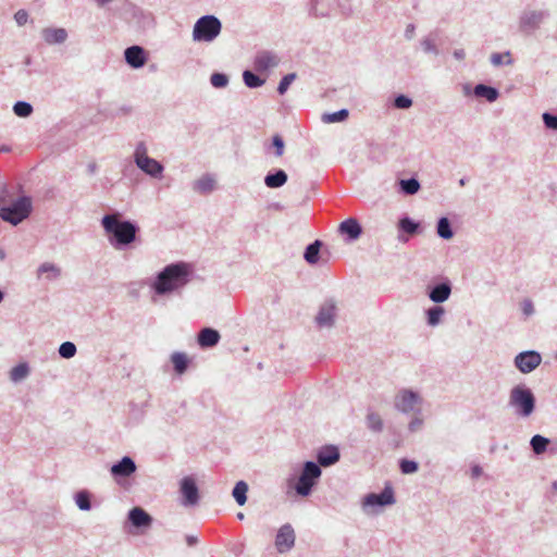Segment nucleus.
Segmentation results:
<instances>
[{
  "label": "nucleus",
  "instance_id": "obj_1",
  "mask_svg": "<svg viewBox=\"0 0 557 557\" xmlns=\"http://www.w3.org/2000/svg\"><path fill=\"white\" fill-rule=\"evenodd\" d=\"M424 403L423 396L411 388H400L393 397L394 409L403 414L411 416L407 425L410 433H418L424 426Z\"/></svg>",
  "mask_w": 557,
  "mask_h": 557
},
{
  "label": "nucleus",
  "instance_id": "obj_2",
  "mask_svg": "<svg viewBox=\"0 0 557 557\" xmlns=\"http://www.w3.org/2000/svg\"><path fill=\"white\" fill-rule=\"evenodd\" d=\"M191 273V267L188 263H171L158 273L151 288L159 296L176 293L188 284Z\"/></svg>",
  "mask_w": 557,
  "mask_h": 557
},
{
  "label": "nucleus",
  "instance_id": "obj_3",
  "mask_svg": "<svg viewBox=\"0 0 557 557\" xmlns=\"http://www.w3.org/2000/svg\"><path fill=\"white\" fill-rule=\"evenodd\" d=\"M101 225L109 235V243L115 249H122L136 239L139 227L132 221L121 220L119 213L107 214L101 220Z\"/></svg>",
  "mask_w": 557,
  "mask_h": 557
},
{
  "label": "nucleus",
  "instance_id": "obj_4",
  "mask_svg": "<svg viewBox=\"0 0 557 557\" xmlns=\"http://www.w3.org/2000/svg\"><path fill=\"white\" fill-rule=\"evenodd\" d=\"M33 211L32 199L22 196L10 205L0 208V218L14 226L26 220Z\"/></svg>",
  "mask_w": 557,
  "mask_h": 557
},
{
  "label": "nucleus",
  "instance_id": "obj_5",
  "mask_svg": "<svg viewBox=\"0 0 557 557\" xmlns=\"http://www.w3.org/2000/svg\"><path fill=\"white\" fill-rule=\"evenodd\" d=\"M222 30L221 21L214 15L199 17L193 28V40L196 42H212Z\"/></svg>",
  "mask_w": 557,
  "mask_h": 557
},
{
  "label": "nucleus",
  "instance_id": "obj_6",
  "mask_svg": "<svg viewBox=\"0 0 557 557\" xmlns=\"http://www.w3.org/2000/svg\"><path fill=\"white\" fill-rule=\"evenodd\" d=\"M322 470L317 462L306 461L302 466L300 475L294 484V490L297 495L307 497L312 493V488L317 485L321 478Z\"/></svg>",
  "mask_w": 557,
  "mask_h": 557
},
{
  "label": "nucleus",
  "instance_id": "obj_7",
  "mask_svg": "<svg viewBox=\"0 0 557 557\" xmlns=\"http://www.w3.org/2000/svg\"><path fill=\"white\" fill-rule=\"evenodd\" d=\"M509 405L516 413L521 417H529L535 408V397L532 391L523 385L515 386L509 394Z\"/></svg>",
  "mask_w": 557,
  "mask_h": 557
},
{
  "label": "nucleus",
  "instance_id": "obj_8",
  "mask_svg": "<svg viewBox=\"0 0 557 557\" xmlns=\"http://www.w3.org/2000/svg\"><path fill=\"white\" fill-rule=\"evenodd\" d=\"M453 292L451 282L448 278H442L440 282L429 284L425 287L428 298L435 305L447 301Z\"/></svg>",
  "mask_w": 557,
  "mask_h": 557
},
{
  "label": "nucleus",
  "instance_id": "obj_9",
  "mask_svg": "<svg viewBox=\"0 0 557 557\" xmlns=\"http://www.w3.org/2000/svg\"><path fill=\"white\" fill-rule=\"evenodd\" d=\"M547 16L548 13L544 10L523 11L519 17V28L527 34L533 33L540 28Z\"/></svg>",
  "mask_w": 557,
  "mask_h": 557
},
{
  "label": "nucleus",
  "instance_id": "obj_10",
  "mask_svg": "<svg viewBox=\"0 0 557 557\" xmlns=\"http://www.w3.org/2000/svg\"><path fill=\"white\" fill-rule=\"evenodd\" d=\"M182 494L181 504L185 507L196 506L199 503V490L193 476H184L180 482Z\"/></svg>",
  "mask_w": 557,
  "mask_h": 557
},
{
  "label": "nucleus",
  "instance_id": "obj_11",
  "mask_svg": "<svg viewBox=\"0 0 557 557\" xmlns=\"http://www.w3.org/2000/svg\"><path fill=\"white\" fill-rule=\"evenodd\" d=\"M515 366L521 373H530L534 371L542 362V356L535 350H527L519 352L515 357Z\"/></svg>",
  "mask_w": 557,
  "mask_h": 557
},
{
  "label": "nucleus",
  "instance_id": "obj_12",
  "mask_svg": "<svg viewBox=\"0 0 557 557\" xmlns=\"http://www.w3.org/2000/svg\"><path fill=\"white\" fill-rule=\"evenodd\" d=\"M295 531L290 524L282 525L275 537V547L280 553L290 550L295 545Z\"/></svg>",
  "mask_w": 557,
  "mask_h": 557
},
{
  "label": "nucleus",
  "instance_id": "obj_13",
  "mask_svg": "<svg viewBox=\"0 0 557 557\" xmlns=\"http://www.w3.org/2000/svg\"><path fill=\"white\" fill-rule=\"evenodd\" d=\"M338 233L346 243H355L362 234V226L355 218H348L338 225Z\"/></svg>",
  "mask_w": 557,
  "mask_h": 557
},
{
  "label": "nucleus",
  "instance_id": "obj_14",
  "mask_svg": "<svg viewBox=\"0 0 557 557\" xmlns=\"http://www.w3.org/2000/svg\"><path fill=\"white\" fill-rule=\"evenodd\" d=\"M135 164L140 171L153 178L162 177L164 166L153 158L146 157L135 161Z\"/></svg>",
  "mask_w": 557,
  "mask_h": 557
},
{
  "label": "nucleus",
  "instance_id": "obj_15",
  "mask_svg": "<svg viewBox=\"0 0 557 557\" xmlns=\"http://www.w3.org/2000/svg\"><path fill=\"white\" fill-rule=\"evenodd\" d=\"M124 58L126 63L133 69H140L147 62L146 52L140 46H132L125 49Z\"/></svg>",
  "mask_w": 557,
  "mask_h": 557
},
{
  "label": "nucleus",
  "instance_id": "obj_16",
  "mask_svg": "<svg viewBox=\"0 0 557 557\" xmlns=\"http://www.w3.org/2000/svg\"><path fill=\"white\" fill-rule=\"evenodd\" d=\"M136 471L135 461L128 457H123L119 462L111 467V474L114 478H128Z\"/></svg>",
  "mask_w": 557,
  "mask_h": 557
},
{
  "label": "nucleus",
  "instance_id": "obj_17",
  "mask_svg": "<svg viewBox=\"0 0 557 557\" xmlns=\"http://www.w3.org/2000/svg\"><path fill=\"white\" fill-rule=\"evenodd\" d=\"M339 450L336 446H325L317 454L318 465L321 467H330L339 460Z\"/></svg>",
  "mask_w": 557,
  "mask_h": 557
},
{
  "label": "nucleus",
  "instance_id": "obj_18",
  "mask_svg": "<svg viewBox=\"0 0 557 557\" xmlns=\"http://www.w3.org/2000/svg\"><path fill=\"white\" fill-rule=\"evenodd\" d=\"M335 305L333 302H325L321 306L315 321L320 327H331L334 324Z\"/></svg>",
  "mask_w": 557,
  "mask_h": 557
},
{
  "label": "nucleus",
  "instance_id": "obj_19",
  "mask_svg": "<svg viewBox=\"0 0 557 557\" xmlns=\"http://www.w3.org/2000/svg\"><path fill=\"white\" fill-rule=\"evenodd\" d=\"M278 63V57L269 51L258 53L253 61V65L257 71H267L269 69L277 66Z\"/></svg>",
  "mask_w": 557,
  "mask_h": 557
},
{
  "label": "nucleus",
  "instance_id": "obj_20",
  "mask_svg": "<svg viewBox=\"0 0 557 557\" xmlns=\"http://www.w3.org/2000/svg\"><path fill=\"white\" fill-rule=\"evenodd\" d=\"M41 37L48 45H60L67 39V32L62 27H46L41 30Z\"/></svg>",
  "mask_w": 557,
  "mask_h": 557
},
{
  "label": "nucleus",
  "instance_id": "obj_21",
  "mask_svg": "<svg viewBox=\"0 0 557 557\" xmlns=\"http://www.w3.org/2000/svg\"><path fill=\"white\" fill-rule=\"evenodd\" d=\"M446 310L441 305H434L424 310L425 323L430 327H436L442 324Z\"/></svg>",
  "mask_w": 557,
  "mask_h": 557
},
{
  "label": "nucleus",
  "instance_id": "obj_22",
  "mask_svg": "<svg viewBox=\"0 0 557 557\" xmlns=\"http://www.w3.org/2000/svg\"><path fill=\"white\" fill-rule=\"evenodd\" d=\"M383 508V492L369 494L363 498L362 510L367 515H376Z\"/></svg>",
  "mask_w": 557,
  "mask_h": 557
},
{
  "label": "nucleus",
  "instance_id": "obj_23",
  "mask_svg": "<svg viewBox=\"0 0 557 557\" xmlns=\"http://www.w3.org/2000/svg\"><path fill=\"white\" fill-rule=\"evenodd\" d=\"M128 520L136 528L150 527L152 518L143 508L135 507L128 512Z\"/></svg>",
  "mask_w": 557,
  "mask_h": 557
},
{
  "label": "nucleus",
  "instance_id": "obj_24",
  "mask_svg": "<svg viewBox=\"0 0 557 557\" xmlns=\"http://www.w3.org/2000/svg\"><path fill=\"white\" fill-rule=\"evenodd\" d=\"M219 341V332L211 327H205L198 334V344L203 348L213 347Z\"/></svg>",
  "mask_w": 557,
  "mask_h": 557
},
{
  "label": "nucleus",
  "instance_id": "obj_25",
  "mask_svg": "<svg viewBox=\"0 0 557 557\" xmlns=\"http://www.w3.org/2000/svg\"><path fill=\"white\" fill-rule=\"evenodd\" d=\"M215 178L206 174L193 183V189L199 194H209L215 189Z\"/></svg>",
  "mask_w": 557,
  "mask_h": 557
},
{
  "label": "nucleus",
  "instance_id": "obj_26",
  "mask_svg": "<svg viewBox=\"0 0 557 557\" xmlns=\"http://www.w3.org/2000/svg\"><path fill=\"white\" fill-rule=\"evenodd\" d=\"M61 276V269L51 262H44L37 269V278L45 277L47 281H53Z\"/></svg>",
  "mask_w": 557,
  "mask_h": 557
},
{
  "label": "nucleus",
  "instance_id": "obj_27",
  "mask_svg": "<svg viewBox=\"0 0 557 557\" xmlns=\"http://www.w3.org/2000/svg\"><path fill=\"white\" fill-rule=\"evenodd\" d=\"M473 95L478 98H484L488 102H494L498 99L499 92L495 87L484 84H478L473 88Z\"/></svg>",
  "mask_w": 557,
  "mask_h": 557
},
{
  "label": "nucleus",
  "instance_id": "obj_28",
  "mask_svg": "<svg viewBox=\"0 0 557 557\" xmlns=\"http://www.w3.org/2000/svg\"><path fill=\"white\" fill-rule=\"evenodd\" d=\"M287 174L283 170H277L274 173H269L264 177V184L269 188L282 187L287 182Z\"/></svg>",
  "mask_w": 557,
  "mask_h": 557
},
{
  "label": "nucleus",
  "instance_id": "obj_29",
  "mask_svg": "<svg viewBox=\"0 0 557 557\" xmlns=\"http://www.w3.org/2000/svg\"><path fill=\"white\" fill-rule=\"evenodd\" d=\"M321 246L322 242L317 239L306 247L304 258L309 264L318 263Z\"/></svg>",
  "mask_w": 557,
  "mask_h": 557
},
{
  "label": "nucleus",
  "instance_id": "obj_30",
  "mask_svg": "<svg viewBox=\"0 0 557 557\" xmlns=\"http://www.w3.org/2000/svg\"><path fill=\"white\" fill-rule=\"evenodd\" d=\"M398 184H399L400 191L404 195H408V196L416 195L421 188L419 181L414 177L400 180L398 182Z\"/></svg>",
  "mask_w": 557,
  "mask_h": 557
},
{
  "label": "nucleus",
  "instance_id": "obj_31",
  "mask_svg": "<svg viewBox=\"0 0 557 557\" xmlns=\"http://www.w3.org/2000/svg\"><path fill=\"white\" fill-rule=\"evenodd\" d=\"M366 424L370 431L375 433L381 432L383 425L381 414L376 411H373L372 409H369L366 417Z\"/></svg>",
  "mask_w": 557,
  "mask_h": 557
},
{
  "label": "nucleus",
  "instance_id": "obj_32",
  "mask_svg": "<svg viewBox=\"0 0 557 557\" xmlns=\"http://www.w3.org/2000/svg\"><path fill=\"white\" fill-rule=\"evenodd\" d=\"M248 484L245 481H238L232 492L233 497L239 506L247 502Z\"/></svg>",
  "mask_w": 557,
  "mask_h": 557
},
{
  "label": "nucleus",
  "instance_id": "obj_33",
  "mask_svg": "<svg viewBox=\"0 0 557 557\" xmlns=\"http://www.w3.org/2000/svg\"><path fill=\"white\" fill-rule=\"evenodd\" d=\"M436 233L443 239H450L454 236L450 222L446 216L437 221Z\"/></svg>",
  "mask_w": 557,
  "mask_h": 557
},
{
  "label": "nucleus",
  "instance_id": "obj_34",
  "mask_svg": "<svg viewBox=\"0 0 557 557\" xmlns=\"http://www.w3.org/2000/svg\"><path fill=\"white\" fill-rule=\"evenodd\" d=\"M29 374V367L27 363H20L12 368L10 371V380L14 383H18L25 380Z\"/></svg>",
  "mask_w": 557,
  "mask_h": 557
},
{
  "label": "nucleus",
  "instance_id": "obj_35",
  "mask_svg": "<svg viewBox=\"0 0 557 557\" xmlns=\"http://www.w3.org/2000/svg\"><path fill=\"white\" fill-rule=\"evenodd\" d=\"M171 361L174 366L175 371L178 374H182L186 371L188 366V359L187 356L184 352H173L171 356Z\"/></svg>",
  "mask_w": 557,
  "mask_h": 557
},
{
  "label": "nucleus",
  "instance_id": "obj_36",
  "mask_svg": "<svg viewBox=\"0 0 557 557\" xmlns=\"http://www.w3.org/2000/svg\"><path fill=\"white\" fill-rule=\"evenodd\" d=\"M548 444L549 440L539 434L534 435L530 441L532 450L536 455L543 454L546 450Z\"/></svg>",
  "mask_w": 557,
  "mask_h": 557
},
{
  "label": "nucleus",
  "instance_id": "obj_37",
  "mask_svg": "<svg viewBox=\"0 0 557 557\" xmlns=\"http://www.w3.org/2000/svg\"><path fill=\"white\" fill-rule=\"evenodd\" d=\"M490 61L493 66L511 65L513 63L511 53L509 51H506L504 53H492L490 57Z\"/></svg>",
  "mask_w": 557,
  "mask_h": 557
},
{
  "label": "nucleus",
  "instance_id": "obj_38",
  "mask_svg": "<svg viewBox=\"0 0 557 557\" xmlns=\"http://www.w3.org/2000/svg\"><path fill=\"white\" fill-rule=\"evenodd\" d=\"M243 79L245 85L249 88H258L264 84V79L260 78L258 75L248 70L244 71Z\"/></svg>",
  "mask_w": 557,
  "mask_h": 557
},
{
  "label": "nucleus",
  "instance_id": "obj_39",
  "mask_svg": "<svg viewBox=\"0 0 557 557\" xmlns=\"http://www.w3.org/2000/svg\"><path fill=\"white\" fill-rule=\"evenodd\" d=\"M423 51L433 55H438L440 50L436 45V40L432 35L424 37L420 42Z\"/></svg>",
  "mask_w": 557,
  "mask_h": 557
},
{
  "label": "nucleus",
  "instance_id": "obj_40",
  "mask_svg": "<svg viewBox=\"0 0 557 557\" xmlns=\"http://www.w3.org/2000/svg\"><path fill=\"white\" fill-rule=\"evenodd\" d=\"M398 226H399L400 231L412 235V234L417 233V231L419 228V223L414 222L409 216H404L399 220Z\"/></svg>",
  "mask_w": 557,
  "mask_h": 557
},
{
  "label": "nucleus",
  "instance_id": "obj_41",
  "mask_svg": "<svg viewBox=\"0 0 557 557\" xmlns=\"http://www.w3.org/2000/svg\"><path fill=\"white\" fill-rule=\"evenodd\" d=\"M75 503L81 510L87 511L90 510V495L87 491H79L75 495Z\"/></svg>",
  "mask_w": 557,
  "mask_h": 557
},
{
  "label": "nucleus",
  "instance_id": "obj_42",
  "mask_svg": "<svg viewBox=\"0 0 557 557\" xmlns=\"http://www.w3.org/2000/svg\"><path fill=\"white\" fill-rule=\"evenodd\" d=\"M348 117V110L342 109L333 113H325L322 115V121L324 123H337L346 120Z\"/></svg>",
  "mask_w": 557,
  "mask_h": 557
},
{
  "label": "nucleus",
  "instance_id": "obj_43",
  "mask_svg": "<svg viewBox=\"0 0 557 557\" xmlns=\"http://www.w3.org/2000/svg\"><path fill=\"white\" fill-rule=\"evenodd\" d=\"M13 112L20 117H28L33 113V107L29 102L17 101L13 106Z\"/></svg>",
  "mask_w": 557,
  "mask_h": 557
},
{
  "label": "nucleus",
  "instance_id": "obj_44",
  "mask_svg": "<svg viewBox=\"0 0 557 557\" xmlns=\"http://www.w3.org/2000/svg\"><path fill=\"white\" fill-rule=\"evenodd\" d=\"M399 469L403 474H413L419 470V463L414 460L403 458L399 460Z\"/></svg>",
  "mask_w": 557,
  "mask_h": 557
},
{
  "label": "nucleus",
  "instance_id": "obj_45",
  "mask_svg": "<svg viewBox=\"0 0 557 557\" xmlns=\"http://www.w3.org/2000/svg\"><path fill=\"white\" fill-rule=\"evenodd\" d=\"M76 351V346L72 342H64L59 347V355L64 359L73 358Z\"/></svg>",
  "mask_w": 557,
  "mask_h": 557
},
{
  "label": "nucleus",
  "instance_id": "obj_46",
  "mask_svg": "<svg viewBox=\"0 0 557 557\" xmlns=\"http://www.w3.org/2000/svg\"><path fill=\"white\" fill-rule=\"evenodd\" d=\"M210 83L215 88H224L228 84V77L223 73H213L210 77Z\"/></svg>",
  "mask_w": 557,
  "mask_h": 557
},
{
  "label": "nucleus",
  "instance_id": "obj_47",
  "mask_svg": "<svg viewBox=\"0 0 557 557\" xmlns=\"http://www.w3.org/2000/svg\"><path fill=\"white\" fill-rule=\"evenodd\" d=\"M295 79H296V74H295V73H289V74L285 75V76L281 79V82H280V84H278V87H277V91H278V94H280V95H284V94L287 91V89H288L289 85H290Z\"/></svg>",
  "mask_w": 557,
  "mask_h": 557
},
{
  "label": "nucleus",
  "instance_id": "obj_48",
  "mask_svg": "<svg viewBox=\"0 0 557 557\" xmlns=\"http://www.w3.org/2000/svg\"><path fill=\"white\" fill-rule=\"evenodd\" d=\"M542 120L546 128L557 131V115H554L549 112H544L542 114Z\"/></svg>",
  "mask_w": 557,
  "mask_h": 557
},
{
  "label": "nucleus",
  "instance_id": "obj_49",
  "mask_svg": "<svg viewBox=\"0 0 557 557\" xmlns=\"http://www.w3.org/2000/svg\"><path fill=\"white\" fill-rule=\"evenodd\" d=\"M394 106L397 109H409L412 106V100L405 95H398L394 100Z\"/></svg>",
  "mask_w": 557,
  "mask_h": 557
},
{
  "label": "nucleus",
  "instance_id": "obj_50",
  "mask_svg": "<svg viewBox=\"0 0 557 557\" xmlns=\"http://www.w3.org/2000/svg\"><path fill=\"white\" fill-rule=\"evenodd\" d=\"M272 145L275 148V156L282 157L284 153V147H285L283 138L280 135H274L272 138Z\"/></svg>",
  "mask_w": 557,
  "mask_h": 557
},
{
  "label": "nucleus",
  "instance_id": "obj_51",
  "mask_svg": "<svg viewBox=\"0 0 557 557\" xmlns=\"http://www.w3.org/2000/svg\"><path fill=\"white\" fill-rule=\"evenodd\" d=\"M148 156L147 146L144 141H140L136 145L135 151H134V162L140 159H144Z\"/></svg>",
  "mask_w": 557,
  "mask_h": 557
},
{
  "label": "nucleus",
  "instance_id": "obj_52",
  "mask_svg": "<svg viewBox=\"0 0 557 557\" xmlns=\"http://www.w3.org/2000/svg\"><path fill=\"white\" fill-rule=\"evenodd\" d=\"M521 311L525 317H531L534 313V305L531 299H523L521 302Z\"/></svg>",
  "mask_w": 557,
  "mask_h": 557
},
{
  "label": "nucleus",
  "instance_id": "obj_53",
  "mask_svg": "<svg viewBox=\"0 0 557 557\" xmlns=\"http://www.w3.org/2000/svg\"><path fill=\"white\" fill-rule=\"evenodd\" d=\"M395 504L394 491L391 485L385 484V506Z\"/></svg>",
  "mask_w": 557,
  "mask_h": 557
},
{
  "label": "nucleus",
  "instance_id": "obj_54",
  "mask_svg": "<svg viewBox=\"0 0 557 557\" xmlns=\"http://www.w3.org/2000/svg\"><path fill=\"white\" fill-rule=\"evenodd\" d=\"M27 13L23 10H20L15 13V21L18 25H24L27 22Z\"/></svg>",
  "mask_w": 557,
  "mask_h": 557
},
{
  "label": "nucleus",
  "instance_id": "obj_55",
  "mask_svg": "<svg viewBox=\"0 0 557 557\" xmlns=\"http://www.w3.org/2000/svg\"><path fill=\"white\" fill-rule=\"evenodd\" d=\"M416 26L413 24H408L405 29V37L407 39H412L414 36Z\"/></svg>",
  "mask_w": 557,
  "mask_h": 557
},
{
  "label": "nucleus",
  "instance_id": "obj_56",
  "mask_svg": "<svg viewBox=\"0 0 557 557\" xmlns=\"http://www.w3.org/2000/svg\"><path fill=\"white\" fill-rule=\"evenodd\" d=\"M482 473H483V470L479 465H474L473 467H471L472 478L476 479V478L481 476Z\"/></svg>",
  "mask_w": 557,
  "mask_h": 557
},
{
  "label": "nucleus",
  "instance_id": "obj_57",
  "mask_svg": "<svg viewBox=\"0 0 557 557\" xmlns=\"http://www.w3.org/2000/svg\"><path fill=\"white\" fill-rule=\"evenodd\" d=\"M453 54L457 60H463L466 58V52L463 49H456Z\"/></svg>",
  "mask_w": 557,
  "mask_h": 557
},
{
  "label": "nucleus",
  "instance_id": "obj_58",
  "mask_svg": "<svg viewBox=\"0 0 557 557\" xmlns=\"http://www.w3.org/2000/svg\"><path fill=\"white\" fill-rule=\"evenodd\" d=\"M186 543L188 546H194L198 543V537L196 535H187Z\"/></svg>",
  "mask_w": 557,
  "mask_h": 557
},
{
  "label": "nucleus",
  "instance_id": "obj_59",
  "mask_svg": "<svg viewBox=\"0 0 557 557\" xmlns=\"http://www.w3.org/2000/svg\"><path fill=\"white\" fill-rule=\"evenodd\" d=\"M97 170H98V166H97L96 162L88 163L87 171L89 174H91V175L95 174L97 172Z\"/></svg>",
  "mask_w": 557,
  "mask_h": 557
},
{
  "label": "nucleus",
  "instance_id": "obj_60",
  "mask_svg": "<svg viewBox=\"0 0 557 557\" xmlns=\"http://www.w3.org/2000/svg\"><path fill=\"white\" fill-rule=\"evenodd\" d=\"M403 444H404L403 438H397V440L392 441V442L389 443V445H391L392 447H394V448L401 447V446H403Z\"/></svg>",
  "mask_w": 557,
  "mask_h": 557
},
{
  "label": "nucleus",
  "instance_id": "obj_61",
  "mask_svg": "<svg viewBox=\"0 0 557 557\" xmlns=\"http://www.w3.org/2000/svg\"><path fill=\"white\" fill-rule=\"evenodd\" d=\"M462 90H463V95H465V96H468V95H470L471 92H473V89H471V86H470V85H468V84L463 85Z\"/></svg>",
  "mask_w": 557,
  "mask_h": 557
},
{
  "label": "nucleus",
  "instance_id": "obj_62",
  "mask_svg": "<svg viewBox=\"0 0 557 557\" xmlns=\"http://www.w3.org/2000/svg\"><path fill=\"white\" fill-rule=\"evenodd\" d=\"M113 0H95L98 7H104L106 4L112 2Z\"/></svg>",
  "mask_w": 557,
  "mask_h": 557
},
{
  "label": "nucleus",
  "instance_id": "obj_63",
  "mask_svg": "<svg viewBox=\"0 0 557 557\" xmlns=\"http://www.w3.org/2000/svg\"><path fill=\"white\" fill-rule=\"evenodd\" d=\"M237 518H238L239 520H243V519L245 518V516H244V513H243V512H238V513H237Z\"/></svg>",
  "mask_w": 557,
  "mask_h": 557
},
{
  "label": "nucleus",
  "instance_id": "obj_64",
  "mask_svg": "<svg viewBox=\"0 0 557 557\" xmlns=\"http://www.w3.org/2000/svg\"><path fill=\"white\" fill-rule=\"evenodd\" d=\"M459 185H460V186H465V185H466V178H460V181H459Z\"/></svg>",
  "mask_w": 557,
  "mask_h": 557
}]
</instances>
